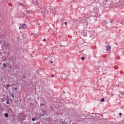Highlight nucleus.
I'll list each match as a JSON object with an SVG mask.
<instances>
[{
	"instance_id": "nucleus-1",
	"label": "nucleus",
	"mask_w": 124,
	"mask_h": 124,
	"mask_svg": "<svg viewBox=\"0 0 124 124\" xmlns=\"http://www.w3.org/2000/svg\"><path fill=\"white\" fill-rule=\"evenodd\" d=\"M88 31L84 29L82 32H81V34L83 36H86L87 34L88 33Z\"/></svg>"
},
{
	"instance_id": "nucleus-2",
	"label": "nucleus",
	"mask_w": 124,
	"mask_h": 124,
	"mask_svg": "<svg viewBox=\"0 0 124 124\" xmlns=\"http://www.w3.org/2000/svg\"><path fill=\"white\" fill-rule=\"evenodd\" d=\"M27 25L26 24H22L21 26L19 27V30H21V29H27Z\"/></svg>"
},
{
	"instance_id": "nucleus-3",
	"label": "nucleus",
	"mask_w": 124,
	"mask_h": 124,
	"mask_svg": "<svg viewBox=\"0 0 124 124\" xmlns=\"http://www.w3.org/2000/svg\"><path fill=\"white\" fill-rule=\"evenodd\" d=\"M99 11V10L98 9V8H94L93 9V12H94V13L97 14Z\"/></svg>"
},
{
	"instance_id": "nucleus-4",
	"label": "nucleus",
	"mask_w": 124,
	"mask_h": 124,
	"mask_svg": "<svg viewBox=\"0 0 124 124\" xmlns=\"http://www.w3.org/2000/svg\"><path fill=\"white\" fill-rule=\"evenodd\" d=\"M106 50L108 51L111 50V46H106Z\"/></svg>"
},
{
	"instance_id": "nucleus-5",
	"label": "nucleus",
	"mask_w": 124,
	"mask_h": 124,
	"mask_svg": "<svg viewBox=\"0 0 124 124\" xmlns=\"http://www.w3.org/2000/svg\"><path fill=\"white\" fill-rule=\"evenodd\" d=\"M46 115V113L40 114V117H44Z\"/></svg>"
},
{
	"instance_id": "nucleus-6",
	"label": "nucleus",
	"mask_w": 124,
	"mask_h": 124,
	"mask_svg": "<svg viewBox=\"0 0 124 124\" xmlns=\"http://www.w3.org/2000/svg\"><path fill=\"white\" fill-rule=\"evenodd\" d=\"M9 115L8 113H5L4 114V117H6V118H8Z\"/></svg>"
},
{
	"instance_id": "nucleus-7",
	"label": "nucleus",
	"mask_w": 124,
	"mask_h": 124,
	"mask_svg": "<svg viewBox=\"0 0 124 124\" xmlns=\"http://www.w3.org/2000/svg\"><path fill=\"white\" fill-rule=\"evenodd\" d=\"M42 112L44 114H46L47 113V112H46V110H42Z\"/></svg>"
},
{
	"instance_id": "nucleus-8",
	"label": "nucleus",
	"mask_w": 124,
	"mask_h": 124,
	"mask_svg": "<svg viewBox=\"0 0 124 124\" xmlns=\"http://www.w3.org/2000/svg\"><path fill=\"white\" fill-rule=\"evenodd\" d=\"M11 96L13 97V98H14V93H12Z\"/></svg>"
},
{
	"instance_id": "nucleus-9",
	"label": "nucleus",
	"mask_w": 124,
	"mask_h": 124,
	"mask_svg": "<svg viewBox=\"0 0 124 124\" xmlns=\"http://www.w3.org/2000/svg\"><path fill=\"white\" fill-rule=\"evenodd\" d=\"M104 98H102L101 99V102H104Z\"/></svg>"
},
{
	"instance_id": "nucleus-10",
	"label": "nucleus",
	"mask_w": 124,
	"mask_h": 124,
	"mask_svg": "<svg viewBox=\"0 0 124 124\" xmlns=\"http://www.w3.org/2000/svg\"><path fill=\"white\" fill-rule=\"evenodd\" d=\"M3 66L4 67V68H5V67H6V64L3 63Z\"/></svg>"
},
{
	"instance_id": "nucleus-11",
	"label": "nucleus",
	"mask_w": 124,
	"mask_h": 124,
	"mask_svg": "<svg viewBox=\"0 0 124 124\" xmlns=\"http://www.w3.org/2000/svg\"><path fill=\"white\" fill-rule=\"evenodd\" d=\"M40 105L41 106H44V105H45V104L41 103Z\"/></svg>"
},
{
	"instance_id": "nucleus-12",
	"label": "nucleus",
	"mask_w": 124,
	"mask_h": 124,
	"mask_svg": "<svg viewBox=\"0 0 124 124\" xmlns=\"http://www.w3.org/2000/svg\"><path fill=\"white\" fill-rule=\"evenodd\" d=\"M82 61H84L85 60V57H81Z\"/></svg>"
},
{
	"instance_id": "nucleus-13",
	"label": "nucleus",
	"mask_w": 124,
	"mask_h": 124,
	"mask_svg": "<svg viewBox=\"0 0 124 124\" xmlns=\"http://www.w3.org/2000/svg\"><path fill=\"white\" fill-rule=\"evenodd\" d=\"M32 122H34V121H35V118H32Z\"/></svg>"
},
{
	"instance_id": "nucleus-14",
	"label": "nucleus",
	"mask_w": 124,
	"mask_h": 124,
	"mask_svg": "<svg viewBox=\"0 0 124 124\" xmlns=\"http://www.w3.org/2000/svg\"><path fill=\"white\" fill-rule=\"evenodd\" d=\"M110 23H113V22H114V20H110Z\"/></svg>"
},
{
	"instance_id": "nucleus-15",
	"label": "nucleus",
	"mask_w": 124,
	"mask_h": 124,
	"mask_svg": "<svg viewBox=\"0 0 124 124\" xmlns=\"http://www.w3.org/2000/svg\"><path fill=\"white\" fill-rule=\"evenodd\" d=\"M24 118H27V115H23Z\"/></svg>"
},
{
	"instance_id": "nucleus-16",
	"label": "nucleus",
	"mask_w": 124,
	"mask_h": 124,
	"mask_svg": "<svg viewBox=\"0 0 124 124\" xmlns=\"http://www.w3.org/2000/svg\"><path fill=\"white\" fill-rule=\"evenodd\" d=\"M6 103H7V104H9V102L8 101V100H7Z\"/></svg>"
},
{
	"instance_id": "nucleus-17",
	"label": "nucleus",
	"mask_w": 124,
	"mask_h": 124,
	"mask_svg": "<svg viewBox=\"0 0 124 124\" xmlns=\"http://www.w3.org/2000/svg\"><path fill=\"white\" fill-rule=\"evenodd\" d=\"M88 21H89V20H88V19H86V20H85L86 23H88Z\"/></svg>"
},
{
	"instance_id": "nucleus-18",
	"label": "nucleus",
	"mask_w": 124,
	"mask_h": 124,
	"mask_svg": "<svg viewBox=\"0 0 124 124\" xmlns=\"http://www.w3.org/2000/svg\"><path fill=\"white\" fill-rule=\"evenodd\" d=\"M6 86L7 87V88H9V87H10L9 85H8V84H7Z\"/></svg>"
},
{
	"instance_id": "nucleus-19",
	"label": "nucleus",
	"mask_w": 124,
	"mask_h": 124,
	"mask_svg": "<svg viewBox=\"0 0 124 124\" xmlns=\"http://www.w3.org/2000/svg\"><path fill=\"white\" fill-rule=\"evenodd\" d=\"M122 94L124 95V91L122 93Z\"/></svg>"
},
{
	"instance_id": "nucleus-20",
	"label": "nucleus",
	"mask_w": 124,
	"mask_h": 124,
	"mask_svg": "<svg viewBox=\"0 0 124 124\" xmlns=\"http://www.w3.org/2000/svg\"><path fill=\"white\" fill-rule=\"evenodd\" d=\"M105 2H108V0H105Z\"/></svg>"
},
{
	"instance_id": "nucleus-21",
	"label": "nucleus",
	"mask_w": 124,
	"mask_h": 124,
	"mask_svg": "<svg viewBox=\"0 0 124 124\" xmlns=\"http://www.w3.org/2000/svg\"><path fill=\"white\" fill-rule=\"evenodd\" d=\"M119 115L121 117L122 116V113H119Z\"/></svg>"
},
{
	"instance_id": "nucleus-22",
	"label": "nucleus",
	"mask_w": 124,
	"mask_h": 124,
	"mask_svg": "<svg viewBox=\"0 0 124 124\" xmlns=\"http://www.w3.org/2000/svg\"><path fill=\"white\" fill-rule=\"evenodd\" d=\"M64 24H65V25H67V22H64Z\"/></svg>"
},
{
	"instance_id": "nucleus-23",
	"label": "nucleus",
	"mask_w": 124,
	"mask_h": 124,
	"mask_svg": "<svg viewBox=\"0 0 124 124\" xmlns=\"http://www.w3.org/2000/svg\"><path fill=\"white\" fill-rule=\"evenodd\" d=\"M43 41H46V39H44Z\"/></svg>"
},
{
	"instance_id": "nucleus-24",
	"label": "nucleus",
	"mask_w": 124,
	"mask_h": 124,
	"mask_svg": "<svg viewBox=\"0 0 124 124\" xmlns=\"http://www.w3.org/2000/svg\"><path fill=\"white\" fill-rule=\"evenodd\" d=\"M50 63H53V61H50Z\"/></svg>"
},
{
	"instance_id": "nucleus-25",
	"label": "nucleus",
	"mask_w": 124,
	"mask_h": 124,
	"mask_svg": "<svg viewBox=\"0 0 124 124\" xmlns=\"http://www.w3.org/2000/svg\"><path fill=\"white\" fill-rule=\"evenodd\" d=\"M15 91H17V88H15Z\"/></svg>"
},
{
	"instance_id": "nucleus-26",
	"label": "nucleus",
	"mask_w": 124,
	"mask_h": 124,
	"mask_svg": "<svg viewBox=\"0 0 124 124\" xmlns=\"http://www.w3.org/2000/svg\"><path fill=\"white\" fill-rule=\"evenodd\" d=\"M23 78H26V76H23Z\"/></svg>"
},
{
	"instance_id": "nucleus-27",
	"label": "nucleus",
	"mask_w": 124,
	"mask_h": 124,
	"mask_svg": "<svg viewBox=\"0 0 124 124\" xmlns=\"http://www.w3.org/2000/svg\"><path fill=\"white\" fill-rule=\"evenodd\" d=\"M37 124H40V123L37 122Z\"/></svg>"
},
{
	"instance_id": "nucleus-28",
	"label": "nucleus",
	"mask_w": 124,
	"mask_h": 124,
	"mask_svg": "<svg viewBox=\"0 0 124 124\" xmlns=\"http://www.w3.org/2000/svg\"><path fill=\"white\" fill-rule=\"evenodd\" d=\"M51 77H54V75H52Z\"/></svg>"
},
{
	"instance_id": "nucleus-29",
	"label": "nucleus",
	"mask_w": 124,
	"mask_h": 124,
	"mask_svg": "<svg viewBox=\"0 0 124 124\" xmlns=\"http://www.w3.org/2000/svg\"><path fill=\"white\" fill-rule=\"evenodd\" d=\"M54 69H57V67L54 68Z\"/></svg>"
},
{
	"instance_id": "nucleus-30",
	"label": "nucleus",
	"mask_w": 124,
	"mask_h": 124,
	"mask_svg": "<svg viewBox=\"0 0 124 124\" xmlns=\"http://www.w3.org/2000/svg\"><path fill=\"white\" fill-rule=\"evenodd\" d=\"M120 23H121V24H123V21H121V22H120Z\"/></svg>"
},
{
	"instance_id": "nucleus-31",
	"label": "nucleus",
	"mask_w": 124,
	"mask_h": 124,
	"mask_svg": "<svg viewBox=\"0 0 124 124\" xmlns=\"http://www.w3.org/2000/svg\"><path fill=\"white\" fill-rule=\"evenodd\" d=\"M62 124H65V123H64V122H63V123H62Z\"/></svg>"
},
{
	"instance_id": "nucleus-32",
	"label": "nucleus",
	"mask_w": 124,
	"mask_h": 124,
	"mask_svg": "<svg viewBox=\"0 0 124 124\" xmlns=\"http://www.w3.org/2000/svg\"><path fill=\"white\" fill-rule=\"evenodd\" d=\"M80 19H79V21H80V20H82V18H81Z\"/></svg>"
},
{
	"instance_id": "nucleus-33",
	"label": "nucleus",
	"mask_w": 124,
	"mask_h": 124,
	"mask_svg": "<svg viewBox=\"0 0 124 124\" xmlns=\"http://www.w3.org/2000/svg\"><path fill=\"white\" fill-rule=\"evenodd\" d=\"M63 93H65V92H63Z\"/></svg>"
},
{
	"instance_id": "nucleus-34",
	"label": "nucleus",
	"mask_w": 124,
	"mask_h": 124,
	"mask_svg": "<svg viewBox=\"0 0 124 124\" xmlns=\"http://www.w3.org/2000/svg\"><path fill=\"white\" fill-rule=\"evenodd\" d=\"M68 76H69V75L67 76V77H68Z\"/></svg>"
},
{
	"instance_id": "nucleus-35",
	"label": "nucleus",
	"mask_w": 124,
	"mask_h": 124,
	"mask_svg": "<svg viewBox=\"0 0 124 124\" xmlns=\"http://www.w3.org/2000/svg\"><path fill=\"white\" fill-rule=\"evenodd\" d=\"M68 76H69V75L67 76V77H68Z\"/></svg>"
},
{
	"instance_id": "nucleus-36",
	"label": "nucleus",
	"mask_w": 124,
	"mask_h": 124,
	"mask_svg": "<svg viewBox=\"0 0 124 124\" xmlns=\"http://www.w3.org/2000/svg\"><path fill=\"white\" fill-rule=\"evenodd\" d=\"M0 64H1V63L0 62Z\"/></svg>"
},
{
	"instance_id": "nucleus-37",
	"label": "nucleus",
	"mask_w": 124,
	"mask_h": 124,
	"mask_svg": "<svg viewBox=\"0 0 124 124\" xmlns=\"http://www.w3.org/2000/svg\"><path fill=\"white\" fill-rule=\"evenodd\" d=\"M2 100H3V99H2Z\"/></svg>"
},
{
	"instance_id": "nucleus-38",
	"label": "nucleus",
	"mask_w": 124,
	"mask_h": 124,
	"mask_svg": "<svg viewBox=\"0 0 124 124\" xmlns=\"http://www.w3.org/2000/svg\"><path fill=\"white\" fill-rule=\"evenodd\" d=\"M84 21H85V19H84Z\"/></svg>"
}]
</instances>
